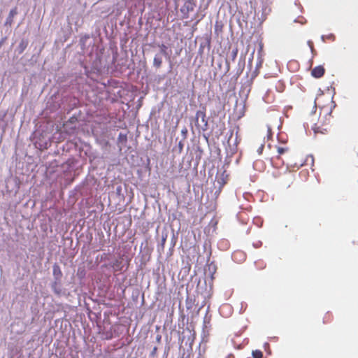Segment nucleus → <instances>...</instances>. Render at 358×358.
I'll return each mask as SVG.
<instances>
[{
	"label": "nucleus",
	"mask_w": 358,
	"mask_h": 358,
	"mask_svg": "<svg viewBox=\"0 0 358 358\" xmlns=\"http://www.w3.org/2000/svg\"><path fill=\"white\" fill-rule=\"evenodd\" d=\"M194 126L199 131H206L208 129V120L206 116V106H201V109L196 112L194 119Z\"/></svg>",
	"instance_id": "f257e3e1"
},
{
	"label": "nucleus",
	"mask_w": 358,
	"mask_h": 358,
	"mask_svg": "<svg viewBox=\"0 0 358 358\" xmlns=\"http://www.w3.org/2000/svg\"><path fill=\"white\" fill-rule=\"evenodd\" d=\"M277 155L271 158V162L274 167L279 168L284 164L282 156L288 153L289 148L287 146H277Z\"/></svg>",
	"instance_id": "f03ea898"
},
{
	"label": "nucleus",
	"mask_w": 358,
	"mask_h": 358,
	"mask_svg": "<svg viewBox=\"0 0 358 358\" xmlns=\"http://www.w3.org/2000/svg\"><path fill=\"white\" fill-rule=\"evenodd\" d=\"M182 6L180 8V12L183 15V17H188L189 13L194 10L196 3L194 0H181Z\"/></svg>",
	"instance_id": "7ed1b4c3"
},
{
	"label": "nucleus",
	"mask_w": 358,
	"mask_h": 358,
	"mask_svg": "<svg viewBox=\"0 0 358 358\" xmlns=\"http://www.w3.org/2000/svg\"><path fill=\"white\" fill-rule=\"evenodd\" d=\"M325 69L322 66H317L311 71V76L315 78H320L324 76Z\"/></svg>",
	"instance_id": "20e7f679"
},
{
	"label": "nucleus",
	"mask_w": 358,
	"mask_h": 358,
	"mask_svg": "<svg viewBox=\"0 0 358 358\" xmlns=\"http://www.w3.org/2000/svg\"><path fill=\"white\" fill-rule=\"evenodd\" d=\"M52 273H53V275H54L55 280H60V279L62 276V272L61 268L58 264H55L53 265Z\"/></svg>",
	"instance_id": "39448f33"
},
{
	"label": "nucleus",
	"mask_w": 358,
	"mask_h": 358,
	"mask_svg": "<svg viewBox=\"0 0 358 358\" xmlns=\"http://www.w3.org/2000/svg\"><path fill=\"white\" fill-rule=\"evenodd\" d=\"M17 14V8H14L10 10L8 17L6 19V24H9L10 26L13 24V17L15 15Z\"/></svg>",
	"instance_id": "423d86ee"
},
{
	"label": "nucleus",
	"mask_w": 358,
	"mask_h": 358,
	"mask_svg": "<svg viewBox=\"0 0 358 358\" xmlns=\"http://www.w3.org/2000/svg\"><path fill=\"white\" fill-rule=\"evenodd\" d=\"M232 258L234 261H238V259L239 258V261L244 260L245 259V254L240 250L235 251L232 254Z\"/></svg>",
	"instance_id": "0eeeda50"
},
{
	"label": "nucleus",
	"mask_w": 358,
	"mask_h": 358,
	"mask_svg": "<svg viewBox=\"0 0 358 358\" xmlns=\"http://www.w3.org/2000/svg\"><path fill=\"white\" fill-rule=\"evenodd\" d=\"M162 59L158 55H156L153 59V65L157 69H159L162 66Z\"/></svg>",
	"instance_id": "6e6552de"
},
{
	"label": "nucleus",
	"mask_w": 358,
	"mask_h": 358,
	"mask_svg": "<svg viewBox=\"0 0 358 358\" xmlns=\"http://www.w3.org/2000/svg\"><path fill=\"white\" fill-rule=\"evenodd\" d=\"M159 47L160 48L161 53L164 56H168L169 59H170L169 53L167 52L168 47L164 44L159 45Z\"/></svg>",
	"instance_id": "1a4fd4ad"
},
{
	"label": "nucleus",
	"mask_w": 358,
	"mask_h": 358,
	"mask_svg": "<svg viewBox=\"0 0 358 358\" xmlns=\"http://www.w3.org/2000/svg\"><path fill=\"white\" fill-rule=\"evenodd\" d=\"M275 88L278 92H282L285 90V85L282 82L278 80L275 84Z\"/></svg>",
	"instance_id": "9d476101"
},
{
	"label": "nucleus",
	"mask_w": 358,
	"mask_h": 358,
	"mask_svg": "<svg viewBox=\"0 0 358 358\" xmlns=\"http://www.w3.org/2000/svg\"><path fill=\"white\" fill-rule=\"evenodd\" d=\"M253 358H262L263 352L259 350H253L252 352Z\"/></svg>",
	"instance_id": "9b49d317"
},
{
	"label": "nucleus",
	"mask_w": 358,
	"mask_h": 358,
	"mask_svg": "<svg viewBox=\"0 0 358 358\" xmlns=\"http://www.w3.org/2000/svg\"><path fill=\"white\" fill-rule=\"evenodd\" d=\"M264 147V144H262L261 146L259 148V149H258L259 154H262V153Z\"/></svg>",
	"instance_id": "f8f14e48"
},
{
	"label": "nucleus",
	"mask_w": 358,
	"mask_h": 358,
	"mask_svg": "<svg viewBox=\"0 0 358 358\" xmlns=\"http://www.w3.org/2000/svg\"><path fill=\"white\" fill-rule=\"evenodd\" d=\"M166 236H164V237H162V247H164L165 243H166Z\"/></svg>",
	"instance_id": "ddd939ff"
},
{
	"label": "nucleus",
	"mask_w": 358,
	"mask_h": 358,
	"mask_svg": "<svg viewBox=\"0 0 358 358\" xmlns=\"http://www.w3.org/2000/svg\"><path fill=\"white\" fill-rule=\"evenodd\" d=\"M223 308H230V306L228 304H224L221 307V310H222Z\"/></svg>",
	"instance_id": "4468645a"
},
{
	"label": "nucleus",
	"mask_w": 358,
	"mask_h": 358,
	"mask_svg": "<svg viewBox=\"0 0 358 358\" xmlns=\"http://www.w3.org/2000/svg\"><path fill=\"white\" fill-rule=\"evenodd\" d=\"M54 291L57 294H60V290H58V289H56L55 287H54Z\"/></svg>",
	"instance_id": "2eb2a0df"
},
{
	"label": "nucleus",
	"mask_w": 358,
	"mask_h": 358,
	"mask_svg": "<svg viewBox=\"0 0 358 358\" xmlns=\"http://www.w3.org/2000/svg\"><path fill=\"white\" fill-rule=\"evenodd\" d=\"M20 46L24 50V48L26 47V45H24L23 43H21Z\"/></svg>",
	"instance_id": "dca6fc26"
},
{
	"label": "nucleus",
	"mask_w": 358,
	"mask_h": 358,
	"mask_svg": "<svg viewBox=\"0 0 358 358\" xmlns=\"http://www.w3.org/2000/svg\"><path fill=\"white\" fill-rule=\"evenodd\" d=\"M268 136L271 135V129L270 127L268 128Z\"/></svg>",
	"instance_id": "f3484780"
},
{
	"label": "nucleus",
	"mask_w": 358,
	"mask_h": 358,
	"mask_svg": "<svg viewBox=\"0 0 358 358\" xmlns=\"http://www.w3.org/2000/svg\"><path fill=\"white\" fill-rule=\"evenodd\" d=\"M236 53H237V50H236V51L234 52V53H233L234 57H236Z\"/></svg>",
	"instance_id": "a211bd4d"
},
{
	"label": "nucleus",
	"mask_w": 358,
	"mask_h": 358,
	"mask_svg": "<svg viewBox=\"0 0 358 358\" xmlns=\"http://www.w3.org/2000/svg\"><path fill=\"white\" fill-rule=\"evenodd\" d=\"M156 350H157V348H155L154 350H153V352H155Z\"/></svg>",
	"instance_id": "6ab92c4d"
}]
</instances>
